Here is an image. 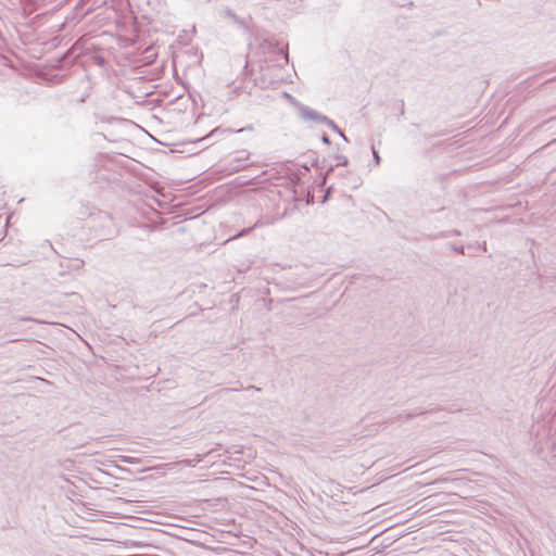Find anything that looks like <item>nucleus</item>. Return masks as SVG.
<instances>
[{"label": "nucleus", "mask_w": 556, "mask_h": 556, "mask_svg": "<svg viewBox=\"0 0 556 556\" xmlns=\"http://www.w3.org/2000/svg\"><path fill=\"white\" fill-rule=\"evenodd\" d=\"M414 416H415L414 414L407 413V414H405V419L410 420L412 418H414Z\"/></svg>", "instance_id": "obj_17"}, {"label": "nucleus", "mask_w": 556, "mask_h": 556, "mask_svg": "<svg viewBox=\"0 0 556 556\" xmlns=\"http://www.w3.org/2000/svg\"><path fill=\"white\" fill-rule=\"evenodd\" d=\"M321 141L325 143V144H330V139L327 135H323L321 137Z\"/></svg>", "instance_id": "obj_14"}, {"label": "nucleus", "mask_w": 556, "mask_h": 556, "mask_svg": "<svg viewBox=\"0 0 556 556\" xmlns=\"http://www.w3.org/2000/svg\"><path fill=\"white\" fill-rule=\"evenodd\" d=\"M240 386H236V388H232V389H225L224 391H239L241 389H243V386L241 383H239Z\"/></svg>", "instance_id": "obj_12"}, {"label": "nucleus", "mask_w": 556, "mask_h": 556, "mask_svg": "<svg viewBox=\"0 0 556 556\" xmlns=\"http://www.w3.org/2000/svg\"><path fill=\"white\" fill-rule=\"evenodd\" d=\"M245 390H251V391H257V392H260V391H261V388L255 387V386H249V387H247V388H245Z\"/></svg>", "instance_id": "obj_16"}, {"label": "nucleus", "mask_w": 556, "mask_h": 556, "mask_svg": "<svg viewBox=\"0 0 556 556\" xmlns=\"http://www.w3.org/2000/svg\"><path fill=\"white\" fill-rule=\"evenodd\" d=\"M323 124L328 125L331 129L339 132L340 136H342L344 139H346L344 134L339 129V127L334 124V122L332 119H330L329 117L326 116V121H324Z\"/></svg>", "instance_id": "obj_3"}, {"label": "nucleus", "mask_w": 556, "mask_h": 556, "mask_svg": "<svg viewBox=\"0 0 556 556\" xmlns=\"http://www.w3.org/2000/svg\"><path fill=\"white\" fill-rule=\"evenodd\" d=\"M275 48H277L279 54L283 58L285 62L288 63V61H289L288 52L285 51L282 48H278L277 45L275 46Z\"/></svg>", "instance_id": "obj_6"}, {"label": "nucleus", "mask_w": 556, "mask_h": 556, "mask_svg": "<svg viewBox=\"0 0 556 556\" xmlns=\"http://www.w3.org/2000/svg\"><path fill=\"white\" fill-rule=\"evenodd\" d=\"M288 99L299 109L300 115L304 121H315L317 123H324L326 121V115H321L317 111L299 103L293 97L288 93H285Z\"/></svg>", "instance_id": "obj_1"}, {"label": "nucleus", "mask_w": 556, "mask_h": 556, "mask_svg": "<svg viewBox=\"0 0 556 556\" xmlns=\"http://www.w3.org/2000/svg\"><path fill=\"white\" fill-rule=\"evenodd\" d=\"M372 155H374V160L376 162V164H379L380 163V156L378 154V152L372 148Z\"/></svg>", "instance_id": "obj_10"}, {"label": "nucleus", "mask_w": 556, "mask_h": 556, "mask_svg": "<svg viewBox=\"0 0 556 556\" xmlns=\"http://www.w3.org/2000/svg\"><path fill=\"white\" fill-rule=\"evenodd\" d=\"M240 386H236V388H232V389H225L224 391H239L241 389H243V386L241 383H239Z\"/></svg>", "instance_id": "obj_13"}, {"label": "nucleus", "mask_w": 556, "mask_h": 556, "mask_svg": "<svg viewBox=\"0 0 556 556\" xmlns=\"http://www.w3.org/2000/svg\"><path fill=\"white\" fill-rule=\"evenodd\" d=\"M240 156L237 159L238 162H241L243 160H247L249 157V153L247 151H241Z\"/></svg>", "instance_id": "obj_9"}, {"label": "nucleus", "mask_w": 556, "mask_h": 556, "mask_svg": "<svg viewBox=\"0 0 556 556\" xmlns=\"http://www.w3.org/2000/svg\"><path fill=\"white\" fill-rule=\"evenodd\" d=\"M34 379L39 380V381H41V382H43L46 384H49V386L52 384L51 381H49L47 379H43V378H40V377H34Z\"/></svg>", "instance_id": "obj_15"}, {"label": "nucleus", "mask_w": 556, "mask_h": 556, "mask_svg": "<svg viewBox=\"0 0 556 556\" xmlns=\"http://www.w3.org/2000/svg\"><path fill=\"white\" fill-rule=\"evenodd\" d=\"M446 480H447L446 478H440V479H437L433 483H439V482L446 481Z\"/></svg>", "instance_id": "obj_19"}, {"label": "nucleus", "mask_w": 556, "mask_h": 556, "mask_svg": "<svg viewBox=\"0 0 556 556\" xmlns=\"http://www.w3.org/2000/svg\"><path fill=\"white\" fill-rule=\"evenodd\" d=\"M256 226H257V223H256L254 226H252V227H249V228H244V229H242L239 233H237L236 236H233V237H232V239H235V238H239V237H242V236L248 235V233H249L253 228H255Z\"/></svg>", "instance_id": "obj_4"}, {"label": "nucleus", "mask_w": 556, "mask_h": 556, "mask_svg": "<svg viewBox=\"0 0 556 556\" xmlns=\"http://www.w3.org/2000/svg\"><path fill=\"white\" fill-rule=\"evenodd\" d=\"M240 168H241V166L238 165V166H235L232 169L233 170H239Z\"/></svg>", "instance_id": "obj_22"}, {"label": "nucleus", "mask_w": 556, "mask_h": 556, "mask_svg": "<svg viewBox=\"0 0 556 556\" xmlns=\"http://www.w3.org/2000/svg\"><path fill=\"white\" fill-rule=\"evenodd\" d=\"M331 172H333V166H330V167L328 168V170H327L326 175L328 176V175H329V173H331Z\"/></svg>", "instance_id": "obj_21"}, {"label": "nucleus", "mask_w": 556, "mask_h": 556, "mask_svg": "<svg viewBox=\"0 0 556 556\" xmlns=\"http://www.w3.org/2000/svg\"><path fill=\"white\" fill-rule=\"evenodd\" d=\"M233 22L243 28H248L247 22L239 16Z\"/></svg>", "instance_id": "obj_8"}, {"label": "nucleus", "mask_w": 556, "mask_h": 556, "mask_svg": "<svg viewBox=\"0 0 556 556\" xmlns=\"http://www.w3.org/2000/svg\"><path fill=\"white\" fill-rule=\"evenodd\" d=\"M338 163L336 166H346L348 165V159L345 156H337Z\"/></svg>", "instance_id": "obj_7"}, {"label": "nucleus", "mask_w": 556, "mask_h": 556, "mask_svg": "<svg viewBox=\"0 0 556 556\" xmlns=\"http://www.w3.org/2000/svg\"><path fill=\"white\" fill-rule=\"evenodd\" d=\"M122 460H123V462H125V463H131V462L129 460V457H127V456H123Z\"/></svg>", "instance_id": "obj_20"}, {"label": "nucleus", "mask_w": 556, "mask_h": 556, "mask_svg": "<svg viewBox=\"0 0 556 556\" xmlns=\"http://www.w3.org/2000/svg\"><path fill=\"white\" fill-rule=\"evenodd\" d=\"M480 248L485 252L486 251V242L483 241L482 244H480Z\"/></svg>", "instance_id": "obj_18"}, {"label": "nucleus", "mask_w": 556, "mask_h": 556, "mask_svg": "<svg viewBox=\"0 0 556 556\" xmlns=\"http://www.w3.org/2000/svg\"><path fill=\"white\" fill-rule=\"evenodd\" d=\"M453 251L459 253V254H464V247L463 245H459V247H456V245H453L452 247Z\"/></svg>", "instance_id": "obj_11"}, {"label": "nucleus", "mask_w": 556, "mask_h": 556, "mask_svg": "<svg viewBox=\"0 0 556 556\" xmlns=\"http://www.w3.org/2000/svg\"><path fill=\"white\" fill-rule=\"evenodd\" d=\"M224 14H225V16L231 18L232 21L237 20V17H238V15L229 8H226L224 10Z\"/></svg>", "instance_id": "obj_5"}, {"label": "nucleus", "mask_w": 556, "mask_h": 556, "mask_svg": "<svg viewBox=\"0 0 556 556\" xmlns=\"http://www.w3.org/2000/svg\"><path fill=\"white\" fill-rule=\"evenodd\" d=\"M245 130L252 131L253 130V126L252 125H248L247 127H243V128H240V129L216 127L208 135H206L205 137L198 139V141H203V140H207V139H216L217 140L222 136H224L225 134L242 132V131H245Z\"/></svg>", "instance_id": "obj_2"}]
</instances>
